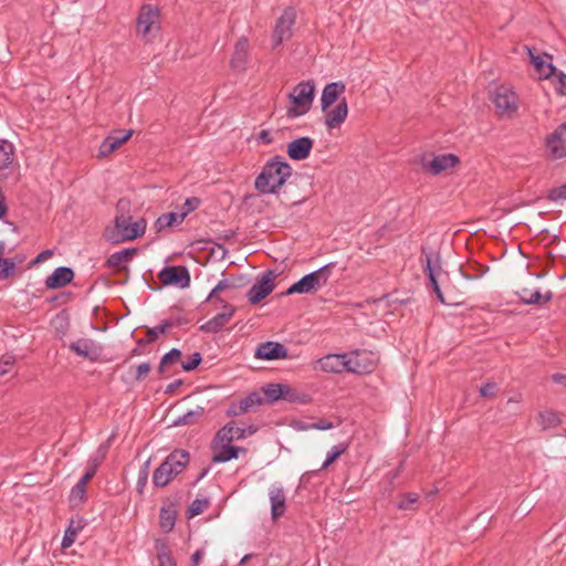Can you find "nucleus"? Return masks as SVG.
Listing matches in <instances>:
<instances>
[{"mask_svg": "<svg viewBox=\"0 0 566 566\" xmlns=\"http://www.w3.org/2000/svg\"><path fill=\"white\" fill-rule=\"evenodd\" d=\"M181 358V352L178 348H172L168 353H166L158 365V374L164 375L166 367L172 365Z\"/></svg>", "mask_w": 566, "mask_h": 566, "instance_id": "nucleus-42", "label": "nucleus"}, {"mask_svg": "<svg viewBox=\"0 0 566 566\" xmlns=\"http://www.w3.org/2000/svg\"><path fill=\"white\" fill-rule=\"evenodd\" d=\"M240 452L245 453L247 449L243 447L232 446L231 443H224L221 446L220 451L213 454L212 462H228L230 460L237 459Z\"/></svg>", "mask_w": 566, "mask_h": 566, "instance_id": "nucleus-29", "label": "nucleus"}, {"mask_svg": "<svg viewBox=\"0 0 566 566\" xmlns=\"http://www.w3.org/2000/svg\"><path fill=\"white\" fill-rule=\"evenodd\" d=\"M292 166L276 155L265 163L254 180V188L263 195H277L292 175Z\"/></svg>", "mask_w": 566, "mask_h": 566, "instance_id": "nucleus-1", "label": "nucleus"}, {"mask_svg": "<svg viewBox=\"0 0 566 566\" xmlns=\"http://www.w3.org/2000/svg\"><path fill=\"white\" fill-rule=\"evenodd\" d=\"M158 566H176L168 545L163 541L156 542Z\"/></svg>", "mask_w": 566, "mask_h": 566, "instance_id": "nucleus-38", "label": "nucleus"}, {"mask_svg": "<svg viewBox=\"0 0 566 566\" xmlns=\"http://www.w3.org/2000/svg\"><path fill=\"white\" fill-rule=\"evenodd\" d=\"M15 259L14 258H3L0 262V280L9 279L14 274L15 270Z\"/></svg>", "mask_w": 566, "mask_h": 566, "instance_id": "nucleus-46", "label": "nucleus"}, {"mask_svg": "<svg viewBox=\"0 0 566 566\" xmlns=\"http://www.w3.org/2000/svg\"><path fill=\"white\" fill-rule=\"evenodd\" d=\"M206 408L198 406L196 409L186 412L174 421V426L195 424L203 416Z\"/></svg>", "mask_w": 566, "mask_h": 566, "instance_id": "nucleus-39", "label": "nucleus"}, {"mask_svg": "<svg viewBox=\"0 0 566 566\" xmlns=\"http://www.w3.org/2000/svg\"><path fill=\"white\" fill-rule=\"evenodd\" d=\"M547 199L551 201L566 200V184L551 189L547 193Z\"/></svg>", "mask_w": 566, "mask_h": 566, "instance_id": "nucleus-54", "label": "nucleus"}, {"mask_svg": "<svg viewBox=\"0 0 566 566\" xmlns=\"http://www.w3.org/2000/svg\"><path fill=\"white\" fill-rule=\"evenodd\" d=\"M148 470H149V460H147L139 470L136 491L139 494H143L145 486L148 482Z\"/></svg>", "mask_w": 566, "mask_h": 566, "instance_id": "nucleus-50", "label": "nucleus"}, {"mask_svg": "<svg viewBox=\"0 0 566 566\" xmlns=\"http://www.w3.org/2000/svg\"><path fill=\"white\" fill-rule=\"evenodd\" d=\"M254 357L261 360H277L287 358L286 347L277 342H264L258 345Z\"/></svg>", "mask_w": 566, "mask_h": 566, "instance_id": "nucleus-14", "label": "nucleus"}, {"mask_svg": "<svg viewBox=\"0 0 566 566\" xmlns=\"http://www.w3.org/2000/svg\"><path fill=\"white\" fill-rule=\"evenodd\" d=\"M348 114V105L346 98H342L337 105L331 109L326 111L325 115V125L328 129L339 127L346 119Z\"/></svg>", "mask_w": 566, "mask_h": 566, "instance_id": "nucleus-23", "label": "nucleus"}, {"mask_svg": "<svg viewBox=\"0 0 566 566\" xmlns=\"http://www.w3.org/2000/svg\"><path fill=\"white\" fill-rule=\"evenodd\" d=\"M177 512L172 507H160L159 513V526L165 533H169L174 530L176 524Z\"/></svg>", "mask_w": 566, "mask_h": 566, "instance_id": "nucleus-34", "label": "nucleus"}, {"mask_svg": "<svg viewBox=\"0 0 566 566\" xmlns=\"http://www.w3.org/2000/svg\"><path fill=\"white\" fill-rule=\"evenodd\" d=\"M189 322L190 321L185 316L170 317L161 321L158 329H165L167 332L171 327H180L188 324Z\"/></svg>", "mask_w": 566, "mask_h": 566, "instance_id": "nucleus-49", "label": "nucleus"}, {"mask_svg": "<svg viewBox=\"0 0 566 566\" xmlns=\"http://www.w3.org/2000/svg\"><path fill=\"white\" fill-rule=\"evenodd\" d=\"M315 97V84L313 81L300 82L289 94L292 106L286 109L287 118H296L305 115L312 108Z\"/></svg>", "mask_w": 566, "mask_h": 566, "instance_id": "nucleus-3", "label": "nucleus"}, {"mask_svg": "<svg viewBox=\"0 0 566 566\" xmlns=\"http://www.w3.org/2000/svg\"><path fill=\"white\" fill-rule=\"evenodd\" d=\"M146 226L147 223L144 218L132 222L130 216L119 214L115 217L114 228H107L104 235L111 243L132 241L144 235Z\"/></svg>", "mask_w": 566, "mask_h": 566, "instance_id": "nucleus-2", "label": "nucleus"}, {"mask_svg": "<svg viewBox=\"0 0 566 566\" xmlns=\"http://www.w3.org/2000/svg\"><path fill=\"white\" fill-rule=\"evenodd\" d=\"M296 23V10L293 7L284 8L277 18L272 33V49L275 50L284 41H289L293 35V28Z\"/></svg>", "mask_w": 566, "mask_h": 566, "instance_id": "nucleus-5", "label": "nucleus"}, {"mask_svg": "<svg viewBox=\"0 0 566 566\" xmlns=\"http://www.w3.org/2000/svg\"><path fill=\"white\" fill-rule=\"evenodd\" d=\"M247 285V279L244 275H231L218 282V284L210 292L207 301H214L218 303H227L221 298L218 293L228 290H238Z\"/></svg>", "mask_w": 566, "mask_h": 566, "instance_id": "nucleus-16", "label": "nucleus"}, {"mask_svg": "<svg viewBox=\"0 0 566 566\" xmlns=\"http://www.w3.org/2000/svg\"><path fill=\"white\" fill-rule=\"evenodd\" d=\"M71 352L90 361H97L102 357L103 347L90 338H80L69 345Z\"/></svg>", "mask_w": 566, "mask_h": 566, "instance_id": "nucleus-11", "label": "nucleus"}, {"mask_svg": "<svg viewBox=\"0 0 566 566\" xmlns=\"http://www.w3.org/2000/svg\"><path fill=\"white\" fill-rule=\"evenodd\" d=\"M245 429L234 426V422H229L223 426L214 436L213 442L216 443H231L234 440L245 438Z\"/></svg>", "mask_w": 566, "mask_h": 566, "instance_id": "nucleus-24", "label": "nucleus"}, {"mask_svg": "<svg viewBox=\"0 0 566 566\" xmlns=\"http://www.w3.org/2000/svg\"><path fill=\"white\" fill-rule=\"evenodd\" d=\"M497 385L495 382H486L480 388V395L482 397L491 398L495 396Z\"/></svg>", "mask_w": 566, "mask_h": 566, "instance_id": "nucleus-56", "label": "nucleus"}, {"mask_svg": "<svg viewBox=\"0 0 566 566\" xmlns=\"http://www.w3.org/2000/svg\"><path fill=\"white\" fill-rule=\"evenodd\" d=\"M74 279V271L69 266L56 268L51 275L45 279L48 290H57L70 284Z\"/></svg>", "mask_w": 566, "mask_h": 566, "instance_id": "nucleus-20", "label": "nucleus"}, {"mask_svg": "<svg viewBox=\"0 0 566 566\" xmlns=\"http://www.w3.org/2000/svg\"><path fill=\"white\" fill-rule=\"evenodd\" d=\"M555 75L558 78V85L556 86L557 94L566 96V74L557 72Z\"/></svg>", "mask_w": 566, "mask_h": 566, "instance_id": "nucleus-59", "label": "nucleus"}, {"mask_svg": "<svg viewBox=\"0 0 566 566\" xmlns=\"http://www.w3.org/2000/svg\"><path fill=\"white\" fill-rule=\"evenodd\" d=\"M527 51L530 54L531 63L539 74H543L544 78H549L557 74V69L553 65L552 62L546 63L542 56L535 55V50L527 48Z\"/></svg>", "mask_w": 566, "mask_h": 566, "instance_id": "nucleus-30", "label": "nucleus"}, {"mask_svg": "<svg viewBox=\"0 0 566 566\" xmlns=\"http://www.w3.org/2000/svg\"><path fill=\"white\" fill-rule=\"evenodd\" d=\"M538 423L542 426L543 430H547L557 427L560 423V419L556 412L545 410L539 413Z\"/></svg>", "mask_w": 566, "mask_h": 566, "instance_id": "nucleus-41", "label": "nucleus"}, {"mask_svg": "<svg viewBox=\"0 0 566 566\" xmlns=\"http://www.w3.org/2000/svg\"><path fill=\"white\" fill-rule=\"evenodd\" d=\"M491 99L500 116H511L518 108V97L512 87L497 85L491 93Z\"/></svg>", "mask_w": 566, "mask_h": 566, "instance_id": "nucleus-6", "label": "nucleus"}, {"mask_svg": "<svg viewBox=\"0 0 566 566\" xmlns=\"http://www.w3.org/2000/svg\"><path fill=\"white\" fill-rule=\"evenodd\" d=\"M150 369H151V365L149 363L139 364L135 368V376H134L135 380L136 381L144 380L150 373Z\"/></svg>", "mask_w": 566, "mask_h": 566, "instance_id": "nucleus-55", "label": "nucleus"}, {"mask_svg": "<svg viewBox=\"0 0 566 566\" xmlns=\"http://www.w3.org/2000/svg\"><path fill=\"white\" fill-rule=\"evenodd\" d=\"M403 468H405V460L400 461L399 465L394 471L388 473L390 484H392L394 481L400 475Z\"/></svg>", "mask_w": 566, "mask_h": 566, "instance_id": "nucleus-63", "label": "nucleus"}, {"mask_svg": "<svg viewBox=\"0 0 566 566\" xmlns=\"http://www.w3.org/2000/svg\"><path fill=\"white\" fill-rule=\"evenodd\" d=\"M546 146L555 159L566 157V122L547 136Z\"/></svg>", "mask_w": 566, "mask_h": 566, "instance_id": "nucleus-12", "label": "nucleus"}, {"mask_svg": "<svg viewBox=\"0 0 566 566\" xmlns=\"http://www.w3.org/2000/svg\"><path fill=\"white\" fill-rule=\"evenodd\" d=\"M276 274L274 271H266L262 274L260 279L251 286V289L247 293V297L249 302L253 305L259 304L263 301L268 295H270L274 287V280Z\"/></svg>", "mask_w": 566, "mask_h": 566, "instance_id": "nucleus-8", "label": "nucleus"}, {"mask_svg": "<svg viewBox=\"0 0 566 566\" xmlns=\"http://www.w3.org/2000/svg\"><path fill=\"white\" fill-rule=\"evenodd\" d=\"M158 279L163 285H175L186 289L190 285V273L184 265L165 266L159 273Z\"/></svg>", "mask_w": 566, "mask_h": 566, "instance_id": "nucleus-9", "label": "nucleus"}, {"mask_svg": "<svg viewBox=\"0 0 566 566\" xmlns=\"http://www.w3.org/2000/svg\"><path fill=\"white\" fill-rule=\"evenodd\" d=\"M165 460L171 467L174 474L179 475L189 464L190 454L184 449H175Z\"/></svg>", "mask_w": 566, "mask_h": 566, "instance_id": "nucleus-25", "label": "nucleus"}, {"mask_svg": "<svg viewBox=\"0 0 566 566\" xmlns=\"http://www.w3.org/2000/svg\"><path fill=\"white\" fill-rule=\"evenodd\" d=\"M314 146V140L311 137H298L287 144L286 154L292 160L306 159Z\"/></svg>", "mask_w": 566, "mask_h": 566, "instance_id": "nucleus-18", "label": "nucleus"}, {"mask_svg": "<svg viewBox=\"0 0 566 566\" xmlns=\"http://www.w3.org/2000/svg\"><path fill=\"white\" fill-rule=\"evenodd\" d=\"M224 310L222 313L214 315L208 322L202 324L199 329L203 333L216 334L223 329L227 323L232 318L237 308L229 303H220Z\"/></svg>", "mask_w": 566, "mask_h": 566, "instance_id": "nucleus-13", "label": "nucleus"}, {"mask_svg": "<svg viewBox=\"0 0 566 566\" xmlns=\"http://www.w3.org/2000/svg\"><path fill=\"white\" fill-rule=\"evenodd\" d=\"M184 221L181 217H179V212H167L159 216L155 222V228L158 232L163 231L166 228H170L175 224H180Z\"/></svg>", "mask_w": 566, "mask_h": 566, "instance_id": "nucleus-37", "label": "nucleus"}, {"mask_svg": "<svg viewBox=\"0 0 566 566\" xmlns=\"http://www.w3.org/2000/svg\"><path fill=\"white\" fill-rule=\"evenodd\" d=\"M14 364V358L9 356L0 360V376L9 373L10 368Z\"/></svg>", "mask_w": 566, "mask_h": 566, "instance_id": "nucleus-61", "label": "nucleus"}, {"mask_svg": "<svg viewBox=\"0 0 566 566\" xmlns=\"http://www.w3.org/2000/svg\"><path fill=\"white\" fill-rule=\"evenodd\" d=\"M285 493L282 488L274 489L270 492L271 517L275 522L284 515L286 510Z\"/></svg>", "mask_w": 566, "mask_h": 566, "instance_id": "nucleus-26", "label": "nucleus"}, {"mask_svg": "<svg viewBox=\"0 0 566 566\" xmlns=\"http://www.w3.org/2000/svg\"><path fill=\"white\" fill-rule=\"evenodd\" d=\"M137 253L135 248H126L122 251L114 252L106 260V266L108 268H120L122 264L130 261Z\"/></svg>", "mask_w": 566, "mask_h": 566, "instance_id": "nucleus-32", "label": "nucleus"}, {"mask_svg": "<svg viewBox=\"0 0 566 566\" xmlns=\"http://www.w3.org/2000/svg\"><path fill=\"white\" fill-rule=\"evenodd\" d=\"M249 49L250 43L248 38L241 36L234 45V51L230 61V66L232 70L238 72H243L245 70Z\"/></svg>", "mask_w": 566, "mask_h": 566, "instance_id": "nucleus-21", "label": "nucleus"}, {"mask_svg": "<svg viewBox=\"0 0 566 566\" xmlns=\"http://www.w3.org/2000/svg\"><path fill=\"white\" fill-rule=\"evenodd\" d=\"M86 485L87 483H83V481L80 479L71 491V499L83 502L86 499Z\"/></svg>", "mask_w": 566, "mask_h": 566, "instance_id": "nucleus-51", "label": "nucleus"}, {"mask_svg": "<svg viewBox=\"0 0 566 566\" xmlns=\"http://www.w3.org/2000/svg\"><path fill=\"white\" fill-rule=\"evenodd\" d=\"M177 475L174 474L169 463L164 460L161 464L154 471L153 483L157 488H164L168 485Z\"/></svg>", "mask_w": 566, "mask_h": 566, "instance_id": "nucleus-28", "label": "nucleus"}, {"mask_svg": "<svg viewBox=\"0 0 566 566\" xmlns=\"http://www.w3.org/2000/svg\"><path fill=\"white\" fill-rule=\"evenodd\" d=\"M348 446L346 443H338L334 446L327 453V458L322 464L321 470L327 469L332 463H334L343 453L346 452Z\"/></svg>", "mask_w": 566, "mask_h": 566, "instance_id": "nucleus-43", "label": "nucleus"}, {"mask_svg": "<svg viewBox=\"0 0 566 566\" xmlns=\"http://www.w3.org/2000/svg\"><path fill=\"white\" fill-rule=\"evenodd\" d=\"M516 294L520 296L524 304L543 305L549 302L553 297V293L551 291H547L543 295L538 290L532 291L527 287L521 289L516 292Z\"/></svg>", "mask_w": 566, "mask_h": 566, "instance_id": "nucleus-27", "label": "nucleus"}, {"mask_svg": "<svg viewBox=\"0 0 566 566\" xmlns=\"http://www.w3.org/2000/svg\"><path fill=\"white\" fill-rule=\"evenodd\" d=\"M345 92V84L343 82H332L325 85L321 96V108L326 112L339 96Z\"/></svg>", "mask_w": 566, "mask_h": 566, "instance_id": "nucleus-22", "label": "nucleus"}, {"mask_svg": "<svg viewBox=\"0 0 566 566\" xmlns=\"http://www.w3.org/2000/svg\"><path fill=\"white\" fill-rule=\"evenodd\" d=\"M159 325L153 327V328H148L147 329V334H146V338H139L136 340V347L132 349L130 354H129V358L132 357H135V356H140L144 354V352L142 350V347L148 345V344H151L157 340L159 334H166L167 332L165 329L163 331H159Z\"/></svg>", "mask_w": 566, "mask_h": 566, "instance_id": "nucleus-31", "label": "nucleus"}, {"mask_svg": "<svg viewBox=\"0 0 566 566\" xmlns=\"http://www.w3.org/2000/svg\"><path fill=\"white\" fill-rule=\"evenodd\" d=\"M209 505L208 499H195L187 510V516L189 518L195 517L201 514Z\"/></svg>", "mask_w": 566, "mask_h": 566, "instance_id": "nucleus-45", "label": "nucleus"}, {"mask_svg": "<svg viewBox=\"0 0 566 566\" xmlns=\"http://www.w3.org/2000/svg\"><path fill=\"white\" fill-rule=\"evenodd\" d=\"M14 159V146L7 139H0V169H7Z\"/></svg>", "mask_w": 566, "mask_h": 566, "instance_id": "nucleus-36", "label": "nucleus"}, {"mask_svg": "<svg viewBox=\"0 0 566 566\" xmlns=\"http://www.w3.org/2000/svg\"><path fill=\"white\" fill-rule=\"evenodd\" d=\"M201 360V354L196 352L189 357L187 361H182L181 367L185 371H192L200 365Z\"/></svg>", "mask_w": 566, "mask_h": 566, "instance_id": "nucleus-53", "label": "nucleus"}, {"mask_svg": "<svg viewBox=\"0 0 566 566\" xmlns=\"http://www.w3.org/2000/svg\"><path fill=\"white\" fill-rule=\"evenodd\" d=\"M321 370L338 374L343 370L349 373V357L346 354H331L318 360Z\"/></svg>", "mask_w": 566, "mask_h": 566, "instance_id": "nucleus-19", "label": "nucleus"}, {"mask_svg": "<svg viewBox=\"0 0 566 566\" xmlns=\"http://www.w3.org/2000/svg\"><path fill=\"white\" fill-rule=\"evenodd\" d=\"M421 253L424 256L423 272L429 280V284L436 293L441 303H446L443 294L439 286L437 274L441 271L440 254L429 251L427 248H421Z\"/></svg>", "mask_w": 566, "mask_h": 566, "instance_id": "nucleus-7", "label": "nucleus"}, {"mask_svg": "<svg viewBox=\"0 0 566 566\" xmlns=\"http://www.w3.org/2000/svg\"><path fill=\"white\" fill-rule=\"evenodd\" d=\"M159 11L150 4H144L140 8L139 14L136 20L137 33L146 36L151 28L158 23Z\"/></svg>", "mask_w": 566, "mask_h": 566, "instance_id": "nucleus-15", "label": "nucleus"}, {"mask_svg": "<svg viewBox=\"0 0 566 566\" xmlns=\"http://www.w3.org/2000/svg\"><path fill=\"white\" fill-rule=\"evenodd\" d=\"M419 501L417 493H406L402 495L401 501L397 504V507L401 511L416 510V504Z\"/></svg>", "mask_w": 566, "mask_h": 566, "instance_id": "nucleus-48", "label": "nucleus"}, {"mask_svg": "<svg viewBox=\"0 0 566 566\" xmlns=\"http://www.w3.org/2000/svg\"><path fill=\"white\" fill-rule=\"evenodd\" d=\"M53 255V250L51 249H46V250H43L42 252H40L31 262H30V266H34V265H38L44 261H46L48 259H50L51 256Z\"/></svg>", "mask_w": 566, "mask_h": 566, "instance_id": "nucleus-57", "label": "nucleus"}, {"mask_svg": "<svg viewBox=\"0 0 566 566\" xmlns=\"http://www.w3.org/2000/svg\"><path fill=\"white\" fill-rule=\"evenodd\" d=\"M304 428L317 429V430H327L333 428V423L326 420H319L317 422L310 423Z\"/></svg>", "mask_w": 566, "mask_h": 566, "instance_id": "nucleus-62", "label": "nucleus"}, {"mask_svg": "<svg viewBox=\"0 0 566 566\" xmlns=\"http://www.w3.org/2000/svg\"><path fill=\"white\" fill-rule=\"evenodd\" d=\"M133 135V130H115L111 135L107 136L111 142L109 145L114 146L116 149L124 145Z\"/></svg>", "mask_w": 566, "mask_h": 566, "instance_id": "nucleus-44", "label": "nucleus"}, {"mask_svg": "<svg viewBox=\"0 0 566 566\" xmlns=\"http://www.w3.org/2000/svg\"><path fill=\"white\" fill-rule=\"evenodd\" d=\"M459 164L460 158L454 154L437 155L431 160H427L424 157L421 158L422 169L433 176H437L449 168H453Z\"/></svg>", "mask_w": 566, "mask_h": 566, "instance_id": "nucleus-10", "label": "nucleus"}, {"mask_svg": "<svg viewBox=\"0 0 566 566\" xmlns=\"http://www.w3.org/2000/svg\"><path fill=\"white\" fill-rule=\"evenodd\" d=\"M201 205V200L200 198L198 197H190V198H187L186 201L184 202L182 207L180 208V212H179V217H181V219H186V217L197 210Z\"/></svg>", "mask_w": 566, "mask_h": 566, "instance_id": "nucleus-47", "label": "nucleus"}, {"mask_svg": "<svg viewBox=\"0 0 566 566\" xmlns=\"http://www.w3.org/2000/svg\"><path fill=\"white\" fill-rule=\"evenodd\" d=\"M109 144H111V142L106 137L99 146V149H98L99 157H106L109 154H112L114 150H116V148Z\"/></svg>", "mask_w": 566, "mask_h": 566, "instance_id": "nucleus-58", "label": "nucleus"}, {"mask_svg": "<svg viewBox=\"0 0 566 566\" xmlns=\"http://www.w3.org/2000/svg\"><path fill=\"white\" fill-rule=\"evenodd\" d=\"M75 535H76V531L72 530L71 527H69L65 531V534H64V537H63V541H62V546L63 547L71 546L74 543V541H75Z\"/></svg>", "mask_w": 566, "mask_h": 566, "instance_id": "nucleus-60", "label": "nucleus"}, {"mask_svg": "<svg viewBox=\"0 0 566 566\" xmlns=\"http://www.w3.org/2000/svg\"><path fill=\"white\" fill-rule=\"evenodd\" d=\"M263 403L262 395L260 391H252L247 397L240 400L239 412H248L254 407Z\"/></svg>", "mask_w": 566, "mask_h": 566, "instance_id": "nucleus-40", "label": "nucleus"}, {"mask_svg": "<svg viewBox=\"0 0 566 566\" xmlns=\"http://www.w3.org/2000/svg\"><path fill=\"white\" fill-rule=\"evenodd\" d=\"M376 368L375 359L366 352L355 350L349 356V373L365 375L370 374Z\"/></svg>", "mask_w": 566, "mask_h": 566, "instance_id": "nucleus-17", "label": "nucleus"}, {"mask_svg": "<svg viewBox=\"0 0 566 566\" xmlns=\"http://www.w3.org/2000/svg\"><path fill=\"white\" fill-rule=\"evenodd\" d=\"M287 402L294 403H308L311 398L308 395L297 391L295 388L287 384L282 385V399Z\"/></svg>", "mask_w": 566, "mask_h": 566, "instance_id": "nucleus-33", "label": "nucleus"}, {"mask_svg": "<svg viewBox=\"0 0 566 566\" xmlns=\"http://www.w3.org/2000/svg\"><path fill=\"white\" fill-rule=\"evenodd\" d=\"M101 464V459H91L88 461V467L84 473V475L81 478L83 483H87L97 472V468Z\"/></svg>", "mask_w": 566, "mask_h": 566, "instance_id": "nucleus-52", "label": "nucleus"}, {"mask_svg": "<svg viewBox=\"0 0 566 566\" xmlns=\"http://www.w3.org/2000/svg\"><path fill=\"white\" fill-rule=\"evenodd\" d=\"M334 265L335 263H328L318 270L304 275L281 295H292L295 293L308 294L316 292L319 287L327 283Z\"/></svg>", "mask_w": 566, "mask_h": 566, "instance_id": "nucleus-4", "label": "nucleus"}, {"mask_svg": "<svg viewBox=\"0 0 566 566\" xmlns=\"http://www.w3.org/2000/svg\"><path fill=\"white\" fill-rule=\"evenodd\" d=\"M258 140L265 145H270L273 143V137L269 130L263 129L259 133Z\"/></svg>", "mask_w": 566, "mask_h": 566, "instance_id": "nucleus-64", "label": "nucleus"}, {"mask_svg": "<svg viewBox=\"0 0 566 566\" xmlns=\"http://www.w3.org/2000/svg\"><path fill=\"white\" fill-rule=\"evenodd\" d=\"M282 385L283 384H268L261 387L260 392L262 395L263 402L274 403L282 399Z\"/></svg>", "mask_w": 566, "mask_h": 566, "instance_id": "nucleus-35", "label": "nucleus"}]
</instances>
